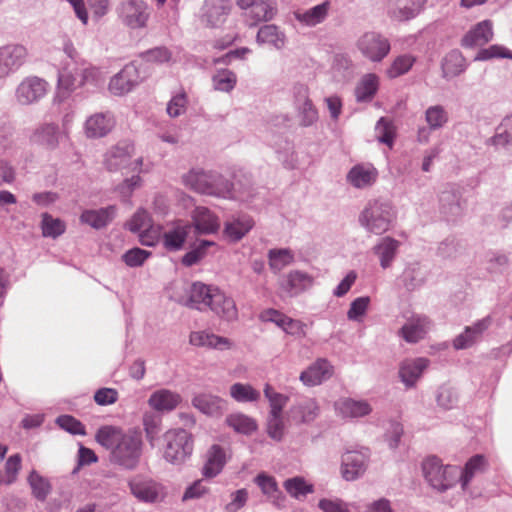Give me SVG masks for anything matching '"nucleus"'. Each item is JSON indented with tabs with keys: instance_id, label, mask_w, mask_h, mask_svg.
I'll list each match as a JSON object with an SVG mask.
<instances>
[{
	"instance_id": "34",
	"label": "nucleus",
	"mask_w": 512,
	"mask_h": 512,
	"mask_svg": "<svg viewBox=\"0 0 512 512\" xmlns=\"http://www.w3.org/2000/svg\"><path fill=\"white\" fill-rule=\"evenodd\" d=\"M488 468V460L482 454L472 456L462 470L459 469L458 482L463 491H468L474 478L484 473Z\"/></svg>"
},
{
	"instance_id": "55",
	"label": "nucleus",
	"mask_w": 512,
	"mask_h": 512,
	"mask_svg": "<svg viewBox=\"0 0 512 512\" xmlns=\"http://www.w3.org/2000/svg\"><path fill=\"white\" fill-rule=\"evenodd\" d=\"M448 112L441 105H433L425 111V121L429 129L439 130L443 128L448 122Z\"/></svg>"
},
{
	"instance_id": "8",
	"label": "nucleus",
	"mask_w": 512,
	"mask_h": 512,
	"mask_svg": "<svg viewBox=\"0 0 512 512\" xmlns=\"http://www.w3.org/2000/svg\"><path fill=\"white\" fill-rule=\"evenodd\" d=\"M28 49L18 43L0 46V80H5L18 72L28 61Z\"/></svg>"
},
{
	"instance_id": "16",
	"label": "nucleus",
	"mask_w": 512,
	"mask_h": 512,
	"mask_svg": "<svg viewBox=\"0 0 512 512\" xmlns=\"http://www.w3.org/2000/svg\"><path fill=\"white\" fill-rule=\"evenodd\" d=\"M134 152L135 147L131 141H119L104 154L103 164L109 171H118L129 165Z\"/></svg>"
},
{
	"instance_id": "43",
	"label": "nucleus",
	"mask_w": 512,
	"mask_h": 512,
	"mask_svg": "<svg viewBox=\"0 0 512 512\" xmlns=\"http://www.w3.org/2000/svg\"><path fill=\"white\" fill-rule=\"evenodd\" d=\"M256 42L260 45H269L276 50H281L286 45V35L277 25L265 24L259 28Z\"/></svg>"
},
{
	"instance_id": "23",
	"label": "nucleus",
	"mask_w": 512,
	"mask_h": 512,
	"mask_svg": "<svg viewBox=\"0 0 512 512\" xmlns=\"http://www.w3.org/2000/svg\"><path fill=\"white\" fill-rule=\"evenodd\" d=\"M191 229V224L182 220L175 221L172 226L161 235L163 247L169 252L181 250Z\"/></svg>"
},
{
	"instance_id": "26",
	"label": "nucleus",
	"mask_w": 512,
	"mask_h": 512,
	"mask_svg": "<svg viewBox=\"0 0 512 512\" xmlns=\"http://www.w3.org/2000/svg\"><path fill=\"white\" fill-rule=\"evenodd\" d=\"M331 7V2L326 0L311 8L297 9L294 11L293 15L296 21L301 25L306 27H315L327 19L331 11Z\"/></svg>"
},
{
	"instance_id": "37",
	"label": "nucleus",
	"mask_w": 512,
	"mask_h": 512,
	"mask_svg": "<svg viewBox=\"0 0 512 512\" xmlns=\"http://www.w3.org/2000/svg\"><path fill=\"white\" fill-rule=\"evenodd\" d=\"M428 276V270L419 262L409 263L399 277L400 283L408 291H414L422 287Z\"/></svg>"
},
{
	"instance_id": "51",
	"label": "nucleus",
	"mask_w": 512,
	"mask_h": 512,
	"mask_svg": "<svg viewBox=\"0 0 512 512\" xmlns=\"http://www.w3.org/2000/svg\"><path fill=\"white\" fill-rule=\"evenodd\" d=\"M495 147H502L512 150V114L501 122L497 127L495 135L491 138Z\"/></svg>"
},
{
	"instance_id": "62",
	"label": "nucleus",
	"mask_w": 512,
	"mask_h": 512,
	"mask_svg": "<svg viewBox=\"0 0 512 512\" xmlns=\"http://www.w3.org/2000/svg\"><path fill=\"white\" fill-rule=\"evenodd\" d=\"M436 402L444 410L453 409L458 403V393L454 388L442 385L437 391Z\"/></svg>"
},
{
	"instance_id": "18",
	"label": "nucleus",
	"mask_w": 512,
	"mask_h": 512,
	"mask_svg": "<svg viewBox=\"0 0 512 512\" xmlns=\"http://www.w3.org/2000/svg\"><path fill=\"white\" fill-rule=\"evenodd\" d=\"M64 133L61 132L58 124L46 122L39 124L31 133L30 142L42 146L49 150H54L59 146Z\"/></svg>"
},
{
	"instance_id": "63",
	"label": "nucleus",
	"mask_w": 512,
	"mask_h": 512,
	"mask_svg": "<svg viewBox=\"0 0 512 512\" xmlns=\"http://www.w3.org/2000/svg\"><path fill=\"white\" fill-rule=\"evenodd\" d=\"M494 58H508L512 59V52L502 45H491L487 48H482L474 57V61H487Z\"/></svg>"
},
{
	"instance_id": "22",
	"label": "nucleus",
	"mask_w": 512,
	"mask_h": 512,
	"mask_svg": "<svg viewBox=\"0 0 512 512\" xmlns=\"http://www.w3.org/2000/svg\"><path fill=\"white\" fill-rule=\"evenodd\" d=\"M337 416L343 419H356L369 415L372 407L367 400H356L350 397H342L334 402Z\"/></svg>"
},
{
	"instance_id": "29",
	"label": "nucleus",
	"mask_w": 512,
	"mask_h": 512,
	"mask_svg": "<svg viewBox=\"0 0 512 512\" xmlns=\"http://www.w3.org/2000/svg\"><path fill=\"white\" fill-rule=\"evenodd\" d=\"M277 13V4L274 0H259L245 10L244 17L248 26H256L260 22H267Z\"/></svg>"
},
{
	"instance_id": "61",
	"label": "nucleus",
	"mask_w": 512,
	"mask_h": 512,
	"mask_svg": "<svg viewBox=\"0 0 512 512\" xmlns=\"http://www.w3.org/2000/svg\"><path fill=\"white\" fill-rule=\"evenodd\" d=\"M370 301V297L368 296H361L354 299L347 311L348 320L354 322H362L368 311Z\"/></svg>"
},
{
	"instance_id": "48",
	"label": "nucleus",
	"mask_w": 512,
	"mask_h": 512,
	"mask_svg": "<svg viewBox=\"0 0 512 512\" xmlns=\"http://www.w3.org/2000/svg\"><path fill=\"white\" fill-rule=\"evenodd\" d=\"M229 394L232 399L238 403H253L258 402L261 398V393L255 389L251 384L237 382L230 386Z\"/></svg>"
},
{
	"instance_id": "2",
	"label": "nucleus",
	"mask_w": 512,
	"mask_h": 512,
	"mask_svg": "<svg viewBox=\"0 0 512 512\" xmlns=\"http://www.w3.org/2000/svg\"><path fill=\"white\" fill-rule=\"evenodd\" d=\"M182 183L198 194L217 198L243 201L249 196L244 190H237L234 184L219 172L202 168H192L183 174Z\"/></svg>"
},
{
	"instance_id": "33",
	"label": "nucleus",
	"mask_w": 512,
	"mask_h": 512,
	"mask_svg": "<svg viewBox=\"0 0 512 512\" xmlns=\"http://www.w3.org/2000/svg\"><path fill=\"white\" fill-rule=\"evenodd\" d=\"M493 23L490 20H483L474 25L463 37L462 46L472 48L483 46L493 39Z\"/></svg>"
},
{
	"instance_id": "7",
	"label": "nucleus",
	"mask_w": 512,
	"mask_h": 512,
	"mask_svg": "<svg viewBox=\"0 0 512 512\" xmlns=\"http://www.w3.org/2000/svg\"><path fill=\"white\" fill-rule=\"evenodd\" d=\"M80 79V63L63 62L57 73V86L53 104H63L78 87H81L79 85Z\"/></svg>"
},
{
	"instance_id": "50",
	"label": "nucleus",
	"mask_w": 512,
	"mask_h": 512,
	"mask_svg": "<svg viewBox=\"0 0 512 512\" xmlns=\"http://www.w3.org/2000/svg\"><path fill=\"white\" fill-rule=\"evenodd\" d=\"M237 75L229 69H219L212 76L214 90L230 93L237 85Z\"/></svg>"
},
{
	"instance_id": "24",
	"label": "nucleus",
	"mask_w": 512,
	"mask_h": 512,
	"mask_svg": "<svg viewBox=\"0 0 512 512\" xmlns=\"http://www.w3.org/2000/svg\"><path fill=\"white\" fill-rule=\"evenodd\" d=\"M231 11L229 0H205L201 9V18L210 27L223 24Z\"/></svg>"
},
{
	"instance_id": "13",
	"label": "nucleus",
	"mask_w": 512,
	"mask_h": 512,
	"mask_svg": "<svg viewBox=\"0 0 512 512\" xmlns=\"http://www.w3.org/2000/svg\"><path fill=\"white\" fill-rule=\"evenodd\" d=\"M215 288L202 282H194L185 287V294L179 296L176 300L187 307L204 311L210 306Z\"/></svg>"
},
{
	"instance_id": "14",
	"label": "nucleus",
	"mask_w": 512,
	"mask_h": 512,
	"mask_svg": "<svg viewBox=\"0 0 512 512\" xmlns=\"http://www.w3.org/2000/svg\"><path fill=\"white\" fill-rule=\"evenodd\" d=\"M294 107L299 124L303 127L312 126L318 121V111L309 97V89L304 84L293 87Z\"/></svg>"
},
{
	"instance_id": "40",
	"label": "nucleus",
	"mask_w": 512,
	"mask_h": 512,
	"mask_svg": "<svg viewBox=\"0 0 512 512\" xmlns=\"http://www.w3.org/2000/svg\"><path fill=\"white\" fill-rule=\"evenodd\" d=\"M254 482L261 489V492L266 497V500L276 507H283L285 496L278 487L277 481L274 477L265 473H259Z\"/></svg>"
},
{
	"instance_id": "15",
	"label": "nucleus",
	"mask_w": 512,
	"mask_h": 512,
	"mask_svg": "<svg viewBox=\"0 0 512 512\" xmlns=\"http://www.w3.org/2000/svg\"><path fill=\"white\" fill-rule=\"evenodd\" d=\"M141 81L138 68L132 63L127 64L111 78L109 91L113 95L122 96L132 91Z\"/></svg>"
},
{
	"instance_id": "54",
	"label": "nucleus",
	"mask_w": 512,
	"mask_h": 512,
	"mask_svg": "<svg viewBox=\"0 0 512 512\" xmlns=\"http://www.w3.org/2000/svg\"><path fill=\"white\" fill-rule=\"evenodd\" d=\"M442 69L445 77H455L461 74L466 69L461 53L451 51L447 54L443 60Z\"/></svg>"
},
{
	"instance_id": "56",
	"label": "nucleus",
	"mask_w": 512,
	"mask_h": 512,
	"mask_svg": "<svg viewBox=\"0 0 512 512\" xmlns=\"http://www.w3.org/2000/svg\"><path fill=\"white\" fill-rule=\"evenodd\" d=\"M415 61L416 58L411 54L399 55L387 68L386 74L391 79L404 75L412 68Z\"/></svg>"
},
{
	"instance_id": "28",
	"label": "nucleus",
	"mask_w": 512,
	"mask_h": 512,
	"mask_svg": "<svg viewBox=\"0 0 512 512\" xmlns=\"http://www.w3.org/2000/svg\"><path fill=\"white\" fill-rule=\"evenodd\" d=\"M429 364L430 361L424 357L404 360L399 367V377L405 387H414Z\"/></svg>"
},
{
	"instance_id": "31",
	"label": "nucleus",
	"mask_w": 512,
	"mask_h": 512,
	"mask_svg": "<svg viewBox=\"0 0 512 512\" xmlns=\"http://www.w3.org/2000/svg\"><path fill=\"white\" fill-rule=\"evenodd\" d=\"M367 454L348 451L342 456V476L347 481L359 478L366 470Z\"/></svg>"
},
{
	"instance_id": "46",
	"label": "nucleus",
	"mask_w": 512,
	"mask_h": 512,
	"mask_svg": "<svg viewBox=\"0 0 512 512\" xmlns=\"http://www.w3.org/2000/svg\"><path fill=\"white\" fill-rule=\"evenodd\" d=\"M379 89V77L375 73H367L361 77L355 87L357 102H369Z\"/></svg>"
},
{
	"instance_id": "3",
	"label": "nucleus",
	"mask_w": 512,
	"mask_h": 512,
	"mask_svg": "<svg viewBox=\"0 0 512 512\" xmlns=\"http://www.w3.org/2000/svg\"><path fill=\"white\" fill-rule=\"evenodd\" d=\"M396 215V210L391 202L376 199L366 204L359 214L358 221L366 232L382 235L390 230Z\"/></svg>"
},
{
	"instance_id": "17",
	"label": "nucleus",
	"mask_w": 512,
	"mask_h": 512,
	"mask_svg": "<svg viewBox=\"0 0 512 512\" xmlns=\"http://www.w3.org/2000/svg\"><path fill=\"white\" fill-rule=\"evenodd\" d=\"M492 324L490 315L476 321L471 326H466L464 331L457 335L453 340V347L456 350L468 349L480 342L485 331Z\"/></svg>"
},
{
	"instance_id": "21",
	"label": "nucleus",
	"mask_w": 512,
	"mask_h": 512,
	"mask_svg": "<svg viewBox=\"0 0 512 512\" xmlns=\"http://www.w3.org/2000/svg\"><path fill=\"white\" fill-rule=\"evenodd\" d=\"M319 414L320 406L314 398L300 399L288 411L289 419L296 425L310 424Z\"/></svg>"
},
{
	"instance_id": "57",
	"label": "nucleus",
	"mask_w": 512,
	"mask_h": 512,
	"mask_svg": "<svg viewBox=\"0 0 512 512\" xmlns=\"http://www.w3.org/2000/svg\"><path fill=\"white\" fill-rule=\"evenodd\" d=\"M28 483L36 499L44 501L47 498L51 490L48 479L41 476L36 470H32L28 476Z\"/></svg>"
},
{
	"instance_id": "36",
	"label": "nucleus",
	"mask_w": 512,
	"mask_h": 512,
	"mask_svg": "<svg viewBox=\"0 0 512 512\" xmlns=\"http://www.w3.org/2000/svg\"><path fill=\"white\" fill-rule=\"evenodd\" d=\"M191 217V225L195 228V231L198 234H212L220 227L218 217L206 207H196L193 210Z\"/></svg>"
},
{
	"instance_id": "44",
	"label": "nucleus",
	"mask_w": 512,
	"mask_h": 512,
	"mask_svg": "<svg viewBox=\"0 0 512 512\" xmlns=\"http://www.w3.org/2000/svg\"><path fill=\"white\" fill-rule=\"evenodd\" d=\"M400 242L392 237L386 236L373 247V252L379 258L380 266L383 269L389 268L396 258Z\"/></svg>"
},
{
	"instance_id": "1",
	"label": "nucleus",
	"mask_w": 512,
	"mask_h": 512,
	"mask_svg": "<svg viewBox=\"0 0 512 512\" xmlns=\"http://www.w3.org/2000/svg\"><path fill=\"white\" fill-rule=\"evenodd\" d=\"M96 441L111 450V460L128 470L135 469L143 451L142 434L137 429L126 431L115 426H102L95 435Z\"/></svg>"
},
{
	"instance_id": "20",
	"label": "nucleus",
	"mask_w": 512,
	"mask_h": 512,
	"mask_svg": "<svg viewBox=\"0 0 512 512\" xmlns=\"http://www.w3.org/2000/svg\"><path fill=\"white\" fill-rule=\"evenodd\" d=\"M440 213L447 221H454L461 217L465 211L466 204L461 193L454 189H446L439 196Z\"/></svg>"
},
{
	"instance_id": "4",
	"label": "nucleus",
	"mask_w": 512,
	"mask_h": 512,
	"mask_svg": "<svg viewBox=\"0 0 512 512\" xmlns=\"http://www.w3.org/2000/svg\"><path fill=\"white\" fill-rule=\"evenodd\" d=\"M193 452L192 435L182 428L171 429L163 435V458L172 465H182Z\"/></svg>"
},
{
	"instance_id": "19",
	"label": "nucleus",
	"mask_w": 512,
	"mask_h": 512,
	"mask_svg": "<svg viewBox=\"0 0 512 512\" xmlns=\"http://www.w3.org/2000/svg\"><path fill=\"white\" fill-rule=\"evenodd\" d=\"M279 285L284 293L295 297L310 289L314 285V278L306 272L292 270L280 279Z\"/></svg>"
},
{
	"instance_id": "6",
	"label": "nucleus",
	"mask_w": 512,
	"mask_h": 512,
	"mask_svg": "<svg viewBox=\"0 0 512 512\" xmlns=\"http://www.w3.org/2000/svg\"><path fill=\"white\" fill-rule=\"evenodd\" d=\"M152 7L146 0H122L116 7L119 22L130 30H142L148 26Z\"/></svg>"
},
{
	"instance_id": "45",
	"label": "nucleus",
	"mask_w": 512,
	"mask_h": 512,
	"mask_svg": "<svg viewBox=\"0 0 512 512\" xmlns=\"http://www.w3.org/2000/svg\"><path fill=\"white\" fill-rule=\"evenodd\" d=\"M115 213V206H108L97 210H85L81 214L80 219L81 222L86 223L95 229H100L112 221Z\"/></svg>"
},
{
	"instance_id": "12",
	"label": "nucleus",
	"mask_w": 512,
	"mask_h": 512,
	"mask_svg": "<svg viewBox=\"0 0 512 512\" xmlns=\"http://www.w3.org/2000/svg\"><path fill=\"white\" fill-rule=\"evenodd\" d=\"M432 328V322L424 314L411 313L405 316V322L398 336L409 344H416L426 338Z\"/></svg>"
},
{
	"instance_id": "11",
	"label": "nucleus",
	"mask_w": 512,
	"mask_h": 512,
	"mask_svg": "<svg viewBox=\"0 0 512 512\" xmlns=\"http://www.w3.org/2000/svg\"><path fill=\"white\" fill-rule=\"evenodd\" d=\"M128 486L131 494L143 503H156L166 496L165 487L149 477L134 476L129 480Z\"/></svg>"
},
{
	"instance_id": "58",
	"label": "nucleus",
	"mask_w": 512,
	"mask_h": 512,
	"mask_svg": "<svg viewBox=\"0 0 512 512\" xmlns=\"http://www.w3.org/2000/svg\"><path fill=\"white\" fill-rule=\"evenodd\" d=\"M41 228L44 237L57 238L65 232L66 225L59 218H53L50 214L43 213Z\"/></svg>"
},
{
	"instance_id": "39",
	"label": "nucleus",
	"mask_w": 512,
	"mask_h": 512,
	"mask_svg": "<svg viewBox=\"0 0 512 512\" xmlns=\"http://www.w3.org/2000/svg\"><path fill=\"white\" fill-rule=\"evenodd\" d=\"M254 224L252 217L246 214L232 217L225 223L224 235L229 241L238 242L251 231Z\"/></svg>"
},
{
	"instance_id": "9",
	"label": "nucleus",
	"mask_w": 512,
	"mask_h": 512,
	"mask_svg": "<svg viewBox=\"0 0 512 512\" xmlns=\"http://www.w3.org/2000/svg\"><path fill=\"white\" fill-rule=\"evenodd\" d=\"M361 55L371 62H381L390 52L389 40L376 32H366L356 41Z\"/></svg>"
},
{
	"instance_id": "27",
	"label": "nucleus",
	"mask_w": 512,
	"mask_h": 512,
	"mask_svg": "<svg viewBox=\"0 0 512 512\" xmlns=\"http://www.w3.org/2000/svg\"><path fill=\"white\" fill-rule=\"evenodd\" d=\"M115 119L110 112H98L87 118L84 125L85 134L89 138H101L111 132Z\"/></svg>"
},
{
	"instance_id": "35",
	"label": "nucleus",
	"mask_w": 512,
	"mask_h": 512,
	"mask_svg": "<svg viewBox=\"0 0 512 512\" xmlns=\"http://www.w3.org/2000/svg\"><path fill=\"white\" fill-rule=\"evenodd\" d=\"M209 309L226 321H233L238 317V310L234 300L218 287L215 288Z\"/></svg>"
},
{
	"instance_id": "59",
	"label": "nucleus",
	"mask_w": 512,
	"mask_h": 512,
	"mask_svg": "<svg viewBox=\"0 0 512 512\" xmlns=\"http://www.w3.org/2000/svg\"><path fill=\"white\" fill-rule=\"evenodd\" d=\"M161 417L154 412H145L143 414V427L146 439L151 446H154L155 440L160 432Z\"/></svg>"
},
{
	"instance_id": "64",
	"label": "nucleus",
	"mask_w": 512,
	"mask_h": 512,
	"mask_svg": "<svg viewBox=\"0 0 512 512\" xmlns=\"http://www.w3.org/2000/svg\"><path fill=\"white\" fill-rule=\"evenodd\" d=\"M248 499L249 493L247 489L241 488L232 491L229 494V501L223 505V510L225 512H238L247 504Z\"/></svg>"
},
{
	"instance_id": "42",
	"label": "nucleus",
	"mask_w": 512,
	"mask_h": 512,
	"mask_svg": "<svg viewBox=\"0 0 512 512\" xmlns=\"http://www.w3.org/2000/svg\"><path fill=\"white\" fill-rule=\"evenodd\" d=\"M227 461L226 452L220 445H212L207 452L202 474L206 478L216 477L221 473Z\"/></svg>"
},
{
	"instance_id": "47",
	"label": "nucleus",
	"mask_w": 512,
	"mask_h": 512,
	"mask_svg": "<svg viewBox=\"0 0 512 512\" xmlns=\"http://www.w3.org/2000/svg\"><path fill=\"white\" fill-rule=\"evenodd\" d=\"M426 0H394L393 16L400 20L414 18L422 10Z\"/></svg>"
},
{
	"instance_id": "60",
	"label": "nucleus",
	"mask_w": 512,
	"mask_h": 512,
	"mask_svg": "<svg viewBox=\"0 0 512 512\" xmlns=\"http://www.w3.org/2000/svg\"><path fill=\"white\" fill-rule=\"evenodd\" d=\"M264 395L269 402V414L282 415L283 408L289 400L288 396L276 392L269 384L264 387Z\"/></svg>"
},
{
	"instance_id": "52",
	"label": "nucleus",
	"mask_w": 512,
	"mask_h": 512,
	"mask_svg": "<svg viewBox=\"0 0 512 512\" xmlns=\"http://www.w3.org/2000/svg\"><path fill=\"white\" fill-rule=\"evenodd\" d=\"M283 486L291 497L298 500L314 492V486L299 476L285 480Z\"/></svg>"
},
{
	"instance_id": "25",
	"label": "nucleus",
	"mask_w": 512,
	"mask_h": 512,
	"mask_svg": "<svg viewBox=\"0 0 512 512\" xmlns=\"http://www.w3.org/2000/svg\"><path fill=\"white\" fill-rule=\"evenodd\" d=\"M378 170L371 163L354 165L347 173V182L356 189H366L375 184L378 179Z\"/></svg>"
},
{
	"instance_id": "5",
	"label": "nucleus",
	"mask_w": 512,
	"mask_h": 512,
	"mask_svg": "<svg viewBox=\"0 0 512 512\" xmlns=\"http://www.w3.org/2000/svg\"><path fill=\"white\" fill-rule=\"evenodd\" d=\"M422 473L433 489L444 492L458 482L459 467L443 465L439 458L430 456L422 462Z\"/></svg>"
},
{
	"instance_id": "32",
	"label": "nucleus",
	"mask_w": 512,
	"mask_h": 512,
	"mask_svg": "<svg viewBox=\"0 0 512 512\" xmlns=\"http://www.w3.org/2000/svg\"><path fill=\"white\" fill-rule=\"evenodd\" d=\"M333 374V367L326 359H318L300 374V381L305 386H316L329 379Z\"/></svg>"
},
{
	"instance_id": "38",
	"label": "nucleus",
	"mask_w": 512,
	"mask_h": 512,
	"mask_svg": "<svg viewBox=\"0 0 512 512\" xmlns=\"http://www.w3.org/2000/svg\"><path fill=\"white\" fill-rule=\"evenodd\" d=\"M182 401L179 393L169 389H159L154 391L149 399L148 405L156 412H170L174 410Z\"/></svg>"
},
{
	"instance_id": "53",
	"label": "nucleus",
	"mask_w": 512,
	"mask_h": 512,
	"mask_svg": "<svg viewBox=\"0 0 512 512\" xmlns=\"http://www.w3.org/2000/svg\"><path fill=\"white\" fill-rule=\"evenodd\" d=\"M269 266L274 273H279L294 260V255L290 249H271L268 252Z\"/></svg>"
},
{
	"instance_id": "30",
	"label": "nucleus",
	"mask_w": 512,
	"mask_h": 512,
	"mask_svg": "<svg viewBox=\"0 0 512 512\" xmlns=\"http://www.w3.org/2000/svg\"><path fill=\"white\" fill-rule=\"evenodd\" d=\"M192 405L201 413L220 417L227 409V401L210 393H199L192 398Z\"/></svg>"
},
{
	"instance_id": "41",
	"label": "nucleus",
	"mask_w": 512,
	"mask_h": 512,
	"mask_svg": "<svg viewBox=\"0 0 512 512\" xmlns=\"http://www.w3.org/2000/svg\"><path fill=\"white\" fill-rule=\"evenodd\" d=\"M189 341L193 346L217 350H228L232 347V342L228 338L207 331L192 332Z\"/></svg>"
},
{
	"instance_id": "10",
	"label": "nucleus",
	"mask_w": 512,
	"mask_h": 512,
	"mask_svg": "<svg viewBox=\"0 0 512 512\" xmlns=\"http://www.w3.org/2000/svg\"><path fill=\"white\" fill-rule=\"evenodd\" d=\"M49 90L48 82L38 76L23 78L15 89L16 102L21 106H29L43 99Z\"/></svg>"
},
{
	"instance_id": "49",
	"label": "nucleus",
	"mask_w": 512,
	"mask_h": 512,
	"mask_svg": "<svg viewBox=\"0 0 512 512\" xmlns=\"http://www.w3.org/2000/svg\"><path fill=\"white\" fill-rule=\"evenodd\" d=\"M226 424L235 432L250 435L257 430V422L252 417L243 413H232L226 417Z\"/></svg>"
}]
</instances>
